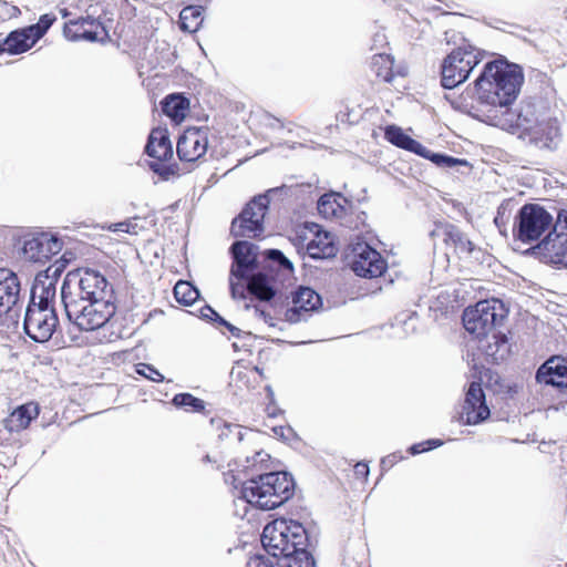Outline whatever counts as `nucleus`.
Segmentation results:
<instances>
[{
  "label": "nucleus",
  "instance_id": "nucleus-21",
  "mask_svg": "<svg viewBox=\"0 0 567 567\" xmlns=\"http://www.w3.org/2000/svg\"><path fill=\"white\" fill-rule=\"evenodd\" d=\"M533 249L545 262L567 267V238L550 231Z\"/></svg>",
  "mask_w": 567,
  "mask_h": 567
},
{
  "label": "nucleus",
  "instance_id": "nucleus-45",
  "mask_svg": "<svg viewBox=\"0 0 567 567\" xmlns=\"http://www.w3.org/2000/svg\"><path fill=\"white\" fill-rule=\"evenodd\" d=\"M58 18L53 12L43 13L39 17L38 24L43 31L48 33L50 28L56 22Z\"/></svg>",
  "mask_w": 567,
  "mask_h": 567
},
{
  "label": "nucleus",
  "instance_id": "nucleus-34",
  "mask_svg": "<svg viewBox=\"0 0 567 567\" xmlns=\"http://www.w3.org/2000/svg\"><path fill=\"white\" fill-rule=\"evenodd\" d=\"M202 13V7H185L179 13L181 29L188 32L197 31L203 22Z\"/></svg>",
  "mask_w": 567,
  "mask_h": 567
},
{
  "label": "nucleus",
  "instance_id": "nucleus-57",
  "mask_svg": "<svg viewBox=\"0 0 567 567\" xmlns=\"http://www.w3.org/2000/svg\"><path fill=\"white\" fill-rule=\"evenodd\" d=\"M134 371L142 377V362L134 364Z\"/></svg>",
  "mask_w": 567,
  "mask_h": 567
},
{
  "label": "nucleus",
  "instance_id": "nucleus-13",
  "mask_svg": "<svg viewBox=\"0 0 567 567\" xmlns=\"http://www.w3.org/2000/svg\"><path fill=\"white\" fill-rule=\"evenodd\" d=\"M19 276L10 268L0 267V318L8 316L19 318L23 298Z\"/></svg>",
  "mask_w": 567,
  "mask_h": 567
},
{
  "label": "nucleus",
  "instance_id": "nucleus-55",
  "mask_svg": "<svg viewBox=\"0 0 567 567\" xmlns=\"http://www.w3.org/2000/svg\"><path fill=\"white\" fill-rule=\"evenodd\" d=\"M255 312L257 316L262 318L266 322H268V320H271V317L266 311H264L262 309H259L258 307H255Z\"/></svg>",
  "mask_w": 567,
  "mask_h": 567
},
{
  "label": "nucleus",
  "instance_id": "nucleus-52",
  "mask_svg": "<svg viewBox=\"0 0 567 567\" xmlns=\"http://www.w3.org/2000/svg\"><path fill=\"white\" fill-rule=\"evenodd\" d=\"M355 474L361 477H367L369 475V467L364 463H358L355 465Z\"/></svg>",
  "mask_w": 567,
  "mask_h": 567
},
{
  "label": "nucleus",
  "instance_id": "nucleus-38",
  "mask_svg": "<svg viewBox=\"0 0 567 567\" xmlns=\"http://www.w3.org/2000/svg\"><path fill=\"white\" fill-rule=\"evenodd\" d=\"M266 256L269 260L276 262L279 266V269L289 274L293 271L292 262L280 250L269 249L266 251Z\"/></svg>",
  "mask_w": 567,
  "mask_h": 567
},
{
  "label": "nucleus",
  "instance_id": "nucleus-47",
  "mask_svg": "<svg viewBox=\"0 0 567 567\" xmlns=\"http://www.w3.org/2000/svg\"><path fill=\"white\" fill-rule=\"evenodd\" d=\"M274 393L270 392L268 395L269 402L265 408V412L269 417H276L281 413L280 408L276 404L274 400Z\"/></svg>",
  "mask_w": 567,
  "mask_h": 567
},
{
  "label": "nucleus",
  "instance_id": "nucleus-25",
  "mask_svg": "<svg viewBox=\"0 0 567 567\" xmlns=\"http://www.w3.org/2000/svg\"><path fill=\"white\" fill-rule=\"evenodd\" d=\"M385 138L393 145L401 147L403 150L415 153L422 157L430 156V150L423 146L417 141L413 140L409 135H406L403 130L395 125H390L385 128L384 132Z\"/></svg>",
  "mask_w": 567,
  "mask_h": 567
},
{
  "label": "nucleus",
  "instance_id": "nucleus-8",
  "mask_svg": "<svg viewBox=\"0 0 567 567\" xmlns=\"http://www.w3.org/2000/svg\"><path fill=\"white\" fill-rule=\"evenodd\" d=\"M144 152L151 157L148 167L154 174V183L167 182L178 176L176 166L171 164L174 151L166 128L152 130Z\"/></svg>",
  "mask_w": 567,
  "mask_h": 567
},
{
  "label": "nucleus",
  "instance_id": "nucleus-58",
  "mask_svg": "<svg viewBox=\"0 0 567 567\" xmlns=\"http://www.w3.org/2000/svg\"><path fill=\"white\" fill-rule=\"evenodd\" d=\"M136 72L138 76L142 78V69L138 66V64H136Z\"/></svg>",
  "mask_w": 567,
  "mask_h": 567
},
{
  "label": "nucleus",
  "instance_id": "nucleus-54",
  "mask_svg": "<svg viewBox=\"0 0 567 567\" xmlns=\"http://www.w3.org/2000/svg\"><path fill=\"white\" fill-rule=\"evenodd\" d=\"M76 20L79 21V25H84V24L93 25L96 21V19L91 16L80 17Z\"/></svg>",
  "mask_w": 567,
  "mask_h": 567
},
{
  "label": "nucleus",
  "instance_id": "nucleus-46",
  "mask_svg": "<svg viewBox=\"0 0 567 567\" xmlns=\"http://www.w3.org/2000/svg\"><path fill=\"white\" fill-rule=\"evenodd\" d=\"M246 567H274V563L266 559L264 556H252L246 564Z\"/></svg>",
  "mask_w": 567,
  "mask_h": 567
},
{
  "label": "nucleus",
  "instance_id": "nucleus-18",
  "mask_svg": "<svg viewBox=\"0 0 567 567\" xmlns=\"http://www.w3.org/2000/svg\"><path fill=\"white\" fill-rule=\"evenodd\" d=\"M235 277L230 276V291L235 299H245L246 290L254 295L261 301H269L275 296V290L270 286L269 279L264 274L251 275L248 278L247 285L243 284V279L234 280Z\"/></svg>",
  "mask_w": 567,
  "mask_h": 567
},
{
  "label": "nucleus",
  "instance_id": "nucleus-50",
  "mask_svg": "<svg viewBox=\"0 0 567 567\" xmlns=\"http://www.w3.org/2000/svg\"><path fill=\"white\" fill-rule=\"evenodd\" d=\"M81 40L95 42L99 40L97 32L92 30H83V32L81 33Z\"/></svg>",
  "mask_w": 567,
  "mask_h": 567
},
{
  "label": "nucleus",
  "instance_id": "nucleus-24",
  "mask_svg": "<svg viewBox=\"0 0 567 567\" xmlns=\"http://www.w3.org/2000/svg\"><path fill=\"white\" fill-rule=\"evenodd\" d=\"M527 135L530 141L539 147H556L559 140V127L557 121L547 115H543L542 120Z\"/></svg>",
  "mask_w": 567,
  "mask_h": 567
},
{
  "label": "nucleus",
  "instance_id": "nucleus-37",
  "mask_svg": "<svg viewBox=\"0 0 567 567\" xmlns=\"http://www.w3.org/2000/svg\"><path fill=\"white\" fill-rule=\"evenodd\" d=\"M381 65L380 69L377 70V75L382 78L384 81L390 82L392 80V66L393 59L388 54H378L373 58V66Z\"/></svg>",
  "mask_w": 567,
  "mask_h": 567
},
{
  "label": "nucleus",
  "instance_id": "nucleus-39",
  "mask_svg": "<svg viewBox=\"0 0 567 567\" xmlns=\"http://www.w3.org/2000/svg\"><path fill=\"white\" fill-rule=\"evenodd\" d=\"M21 29L28 37L29 43L31 44L32 48L39 40H41L47 34V32L43 31V29H41L37 22L22 27Z\"/></svg>",
  "mask_w": 567,
  "mask_h": 567
},
{
  "label": "nucleus",
  "instance_id": "nucleus-40",
  "mask_svg": "<svg viewBox=\"0 0 567 567\" xmlns=\"http://www.w3.org/2000/svg\"><path fill=\"white\" fill-rule=\"evenodd\" d=\"M427 158L431 159L433 163H435L437 166H441V167H453V166H456L458 164L465 163L462 159L454 158V157L446 156V155H442V154H434L431 151H430V156Z\"/></svg>",
  "mask_w": 567,
  "mask_h": 567
},
{
  "label": "nucleus",
  "instance_id": "nucleus-22",
  "mask_svg": "<svg viewBox=\"0 0 567 567\" xmlns=\"http://www.w3.org/2000/svg\"><path fill=\"white\" fill-rule=\"evenodd\" d=\"M72 259V252H63L58 259L54 260L53 264L49 265L45 269L39 271L34 276L32 286H38V288H44L47 286L48 289H53L56 291L58 281Z\"/></svg>",
  "mask_w": 567,
  "mask_h": 567
},
{
  "label": "nucleus",
  "instance_id": "nucleus-7",
  "mask_svg": "<svg viewBox=\"0 0 567 567\" xmlns=\"http://www.w3.org/2000/svg\"><path fill=\"white\" fill-rule=\"evenodd\" d=\"M508 315V309L499 299H485L463 312V324L467 332L478 339L496 333Z\"/></svg>",
  "mask_w": 567,
  "mask_h": 567
},
{
  "label": "nucleus",
  "instance_id": "nucleus-51",
  "mask_svg": "<svg viewBox=\"0 0 567 567\" xmlns=\"http://www.w3.org/2000/svg\"><path fill=\"white\" fill-rule=\"evenodd\" d=\"M218 322H219V324L225 326L233 336H235V337L239 336L240 329H238L237 327L233 326L231 323L226 321L224 318L220 317Z\"/></svg>",
  "mask_w": 567,
  "mask_h": 567
},
{
  "label": "nucleus",
  "instance_id": "nucleus-26",
  "mask_svg": "<svg viewBox=\"0 0 567 567\" xmlns=\"http://www.w3.org/2000/svg\"><path fill=\"white\" fill-rule=\"evenodd\" d=\"M39 414V405L34 402H28L18 406L4 421L6 427L12 432H19L27 429L31 421Z\"/></svg>",
  "mask_w": 567,
  "mask_h": 567
},
{
  "label": "nucleus",
  "instance_id": "nucleus-14",
  "mask_svg": "<svg viewBox=\"0 0 567 567\" xmlns=\"http://www.w3.org/2000/svg\"><path fill=\"white\" fill-rule=\"evenodd\" d=\"M351 269L357 276L375 278L386 269V262L375 249L365 243H358L352 248Z\"/></svg>",
  "mask_w": 567,
  "mask_h": 567
},
{
  "label": "nucleus",
  "instance_id": "nucleus-1",
  "mask_svg": "<svg viewBox=\"0 0 567 567\" xmlns=\"http://www.w3.org/2000/svg\"><path fill=\"white\" fill-rule=\"evenodd\" d=\"M523 82L524 74L517 64L505 59L487 62L474 82V116L489 125L499 122L503 112L516 101Z\"/></svg>",
  "mask_w": 567,
  "mask_h": 567
},
{
  "label": "nucleus",
  "instance_id": "nucleus-11",
  "mask_svg": "<svg viewBox=\"0 0 567 567\" xmlns=\"http://www.w3.org/2000/svg\"><path fill=\"white\" fill-rule=\"evenodd\" d=\"M553 216L538 204L524 205L514 225V237L522 243L536 241L553 226Z\"/></svg>",
  "mask_w": 567,
  "mask_h": 567
},
{
  "label": "nucleus",
  "instance_id": "nucleus-19",
  "mask_svg": "<svg viewBox=\"0 0 567 567\" xmlns=\"http://www.w3.org/2000/svg\"><path fill=\"white\" fill-rule=\"evenodd\" d=\"M230 250L234 257V265L230 269L231 277L247 278L257 267V246L246 240H239L231 245Z\"/></svg>",
  "mask_w": 567,
  "mask_h": 567
},
{
  "label": "nucleus",
  "instance_id": "nucleus-53",
  "mask_svg": "<svg viewBox=\"0 0 567 567\" xmlns=\"http://www.w3.org/2000/svg\"><path fill=\"white\" fill-rule=\"evenodd\" d=\"M11 432L12 431H9L6 426L4 429H0V447L7 445Z\"/></svg>",
  "mask_w": 567,
  "mask_h": 567
},
{
  "label": "nucleus",
  "instance_id": "nucleus-4",
  "mask_svg": "<svg viewBox=\"0 0 567 567\" xmlns=\"http://www.w3.org/2000/svg\"><path fill=\"white\" fill-rule=\"evenodd\" d=\"M295 491V482L287 472H270L244 483L241 497L260 509H274L286 503Z\"/></svg>",
  "mask_w": 567,
  "mask_h": 567
},
{
  "label": "nucleus",
  "instance_id": "nucleus-36",
  "mask_svg": "<svg viewBox=\"0 0 567 567\" xmlns=\"http://www.w3.org/2000/svg\"><path fill=\"white\" fill-rule=\"evenodd\" d=\"M176 406H183L187 411H202L204 409V401L193 396L188 392H181L173 399Z\"/></svg>",
  "mask_w": 567,
  "mask_h": 567
},
{
  "label": "nucleus",
  "instance_id": "nucleus-32",
  "mask_svg": "<svg viewBox=\"0 0 567 567\" xmlns=\"http://www.w3.org/2000/svg\"><path fill=\"white\" fill-rule=\"evenodd\" d=\"M446 245L453 246L461 256H468L474 250V244L455 226L445 225L442 228Z\"/></svg>",
  "mask_w": 567,
  "mask_h": 567
},
{
  "label": "nucleus",
  "instance_id": "nucleus-15",
  "mask_svg": "<svg viewBox=\"0 0 567 567\" xmlns=\"http://www.w3.org/2000/svg\"><path fill=\"white\" fill-rule=\"evenodd\" d=\"M544 114H537L536 107L533 103H523L518 111H514L512 106L503 112L499 122H493L491 125L501 127L505 131L520 130L523 133L528 134L542 120Z\"/></svg>",
  "mask_w": 567,
  "mask_h": 567
},
{
  "label": "nucleus",
  "instance_id": "nucleus-44",
  "mask_svg": "<svg viewBox=\"0 0 567 567\" xmlns=\"http://www.w3.org/2000/svg\"><path fill=\"white\" fill-rule=\"evenodd\" d=\"M441 444H442V442L439 441V440H429V441H426L424 443H417V444L412 445L410 447V452L415 455V454L425 452L427 450L437 447Z\"/></svg>",
  "mask_w": 567,
  "mask_h": 567
},
{
  "label": "nucleus",
  "instance_id": "nucleus-30",
  "mask_svg": "<svg viewBox=\"0 0 567 567\" xmlns=\"http://www.w3.org/2000/svg\"><path fill=\"white\" fill-rule=\"evenodd\" d=\"M162 110L175 123H181L189 111V100L182 94H171L162 102Z\"/></svg>",
  "mask_w": 567,
  "mask_h": 567
},
{
  "label": "nucleus",
  "instance_id": "nucleus-27",
  "mask_svg": "<svg viewBox=\"0 0 567 567\" xmlns=\"http://www.w3.org/2000/svg\"><path fill=\"white\" fill-rule=\"evenodd\" d=\"M347 199L331 193L322 195L318 200V212L327 219H341L347 212Z\"/></svg>",
  "mask_w": 567,
  "mask_h": 567
},
{
  "label": "nucleus",
  "instance_id": "nucleus-23",
  "mask_svg": "<svg viewBox=\"0 0 567 567\" xmlns=\"http://www.w3.org/2000/svg\"><path fill=\"white\" fill-rule=\"evenodd\" d=\"M489 416L484 392H466L461 417L466 424L474 425Z\"/></svg>",
  "mask_w": 567,
  "mask_h": 567
},
{
  "label": "nucleus",
  "instance_id": "nucleus-16",
  "mask_svg": "<svg viewBox=\"0 0 567 567\" xmlns=\"http://www.w3.org/2000/svg\"><path fill=\"white\" fill-rule=\"evenodd\" d=\"M208 128L189 127L177 142V155L181 161L195 162L207 152Z\"/></svg>",
  "mask_w": 567,
  "mask_h": 567
},
{
  "label": "nucleus",
  "instance_id": "nucleus-2",
  "mask_svg": "<svg viewBox=\"0 0 567 567\" xmlns=\"http://www.w3.org/2000/svg\"><path fill=\"white\" fill-rule=\"evenodd\" d=\"M261 543L269 555L278 558L276 564L279 567H316L307 550V532L298 522L280 518L267 524Z\"/></svg>",
  "mask_w": 567,
  "mask_h": 567
},
{
  "label": "nucleus",
  "instance_id": "nucleus-12",
  "mask_svg": "<svg viewBox=\"0 0 567 567\" xmlns=\"http://www.w3.org/2000/svg\"><path fill=\"white\" fill-rule=\"evenodd\" d=\"M267 195L254 197L231 223L230 233L234 237H259L262 235L264 219L268 210Z\"/></svg>",
  "mask_w": 567,
  "mask_h": 567
},
{
  "label": "nucleus",
  "instance_id": "nucleus-61",
  "mask_svg": "<svg viewBox=\"0 0 567 567\" xmlns=\"http://www.w3.org/2000/svg\"><path fill=\"white\" fill-rule=\"evenodd\" d=\"M66 14H68V12H66V10H64V11L62 12V17H66Z\"/></svg>",
  "mask_w": 567,
  "mask_h": 567
},
{
  "label": "nucleus",
  "instance_id": "nucleus-35",
  "mask_svg": "<svg viewBox=\"0 0 567 567\" xmlns=\"http://www.w3.org/2000/svg\"><path fill=\"white\" fill-rule=\"evenodd\" d=\"M177 302L185 306L193 305L199 297V291L188 281L179 280L174 287Z\"/></svg>",
  "mask_w": 567,
  "mask_h": 567
},
{
  "label": "nucleus",
  "instance_id": "nucleus-62",
  "mask_svg": "<svg viewBox=\"0 0 567 567\" xmlns=\"http://www.w3.org/2000/svg\"><path fill=\"white\" fill-rule=\"evenodd\" d=\"M103 31H104L105 35H109L107 30L104 27H103Z\"/></svg>",
  "mask_w": 567,
  "mask_h": 567
},
{
  "label": "nucleus",
  "instance_id": "nucleus-41",
  "mask_svg": "<svg viewBox=\"0 0 567 567\" xmlns=\"http://www.w3.org/2000/svg\"><path fill=\"white\" fill-rule=\"evenodd\" d=\"M109 230L115 233L137 234V224L132 219H125L118 223L111 224Z\"/></svg>",
  "mask_w": 567,
  "mask_h": 567
},
{
  "label": "nucleus",
  "instance_id": "nucleus-6",
  "mask_svg": "<svg viewBox=\"0 0 567 567\" xmlns=\"http://www.w3.org/2000/svg\"><path fill=\"white\" fill-rule=\"evenodd\" d=\"M89 295L82 285L81 269L69 270L61 284L60 299L64 313L70 323H73L80 331H93L87 326L90 315L87 313Z\"/></svg>",
  "mask_w": 567,
  "mask_h": 567
},
{
  "label": "nucleus",
  "instance_id": "nucleus-49",
  "mask_svg": "<svg viewBox=\"0 0 567 567\" xmlns=\"http://www.w3.org/2000/svg\"><path fill=\"white\" fill-rule=\"evenodd\" d=\"M200 313H202L203 318H207V319H212V320L214 319L216 321H218L220 318V316L209 306H205L204 308H202Z\"/></svg>",
  "mask_w": 567,
  "mask_h": 567
},
{
  "label": "nucleus",
  "instance_id": "nucleus-60",
  "mask_svg": "<svg viewBox=\"0 0 567 567\" xmlns=\"http://www.w3.org/2000/svg\"><path fill=\"white\" fill-rule=\"evenodd\" d=\"M204 462H210V457H209V455H206V456L204 457Z\"/></svg>",
  "mask_w": 567,
  "mask_h": 567
},
{
  "label": "nucleus",
  "instance_id": "nucleus-5",
  "mask_svg": "<svg viewBox=\"0 0 567 567\" xmlns=\"http://www.w3.org/2000/svg\"><path fill=\"white\" fill-rule=\"evenodd\" d=\"M81 269L82 285L87 291L90 315L89 329L93 331L103 328L116 312V295L107 277L96 268L79 267Z\"/></svg>",
  "mask_w": 567,
  "mask_h": 567
},
{
  "label": "nucleus",
  "instance_id": "nucleus-33",
  "mask_svg": "<svg viewBox=\"0 0 567 567\" xmlns=\"http://www.w3.org/2000/svg\"><path fill=\"white\" fill-rule=\"evenodd\" d=\"M489 338L493 342L488 341L484 347L485 354L495 363L505 360L509 353L507 337L498 331L491 334Z\"/></svg>",
  "mask_w": 567,
  "mask_h": 567
},
{
  "label": "nucleus",
  "instance_id": "nucleus-10",
  "mask_svg": "<svg viewBox=\"0 0 567 567\" xmlns=\"http://www.w3.org/2000/svg\"><path fill=\"white\" fill-rule=\"evenodd\" d=\"M20 255L33 264H45L63 248L59 234L49 231H29L19 237Z\"/></svg>",
  "mask_w": 567,
  "mask_h": 567
},
{
  "label": "nucleus",
  "instance_id": "nucleus-56",
  "mask_svg": "<svg viewBox=\"0 0 567 567\" xmlns=\"http://www.w3.org/2000/svg\"><path fill=\"white\" fill-rule=\"evenodd\" d=\"M271 128L282 127L281 122L278 118L271 117L268 124Z\"/></svg>",
  "mask_w": 567,
  "mask_h": 567
},
{
  "label": "nucleus",
  "instance_id": "nucleus-17",
  "mask_svg": "<svg viewBox=\"0 0 567 567\" xmlns=\"http://www.w3.org/2000/svg\"><path fill=\"white\" fill-rule=\"evenodd\" d=\"M322 306L320 296L309 287H299L292 295V307L287 309L285 317L290 323L306 320V315L317 311Z\"/></svg>",
  "mask_w": 567,
  "mask_h": 567
},
{
  "label": "nucleus",
  "instance_id": "nucleus-43",
  "mask_svg": "<svg viewBox=\"0 0 567 567\" xmlns=\"http://www.w3.org/2000/svg\"><path fill=\"white\" fill-rule=\"evenodd\" d=\"M79 25L78 20H69L63 24V35L65 39L70 41H79L81 40V33H78L73 30V27Z\"/></svg>",
  "mask_w": 567,
  "mask_h": 567
},
{
  "label": "nucleus",
  "instance_id": "nucleus-9",
  "mask_svg": "<svg viewBox=\"0 0 567 567\" xmlns=\"http://www.w3.org/2000/svg\"><path fill=\"white\" fill-rule=\"evenodd\" d=\"M480 62V52L476 50L466 48L453 50L442 62V86L449 90L458 86L468 79Z\"/></svg>",
  "mask_w": 567,
  "mask_h": 567
},
{
  "label": "nucleus",
  "instance_id": "nucleus-29",
  "mask_svg": "<svg viewBox=\"0 0 567 567\" xmlns=\"http://www.w3.org/2000/svg\"><path fill=\"white\" fill-rule=\"evenodd\" d=\"M499 377L488 368L474 365L470 375L467 390H496Z\"/></svg>",
  "mask_w": 567,
  "mask_h": 567
},
{
  "label": "nucleus",
  "instance_id": "nucleus-3",
  "mask_svg": "<svg viewBox=\"0 0 567 567\" xmlns=\"http://www.w3.org/2000/svg\"><path fill=\"white\" fill-rule=\"evenodd\" d=\"M55 290L30 287L29 301L24 309L23 332L33 342L44 343L49 341L56 328L59 318L54 308Z\"/></svg>",
  "mask_w": 567,
  "mask_h": 567
},
{
  "label": "nucleus",
  "instance_id": "nucleus-28",
  "mask_svg": "<svg viewBox=\"0 0 567 567\" xmlns=\"http://www.w3.org/2000/svg\"><path fill=\"white\" fill-rule=\"evenodd\" d=\"M32 47L29 43L28 37L21 28L10 31L2 40H0V55L7 53L9 55H19Z\"/></svg>",
  "mask_w": 567,
  "mask_h": 567
},
{
  "label": "nucleus",
  "instance_id": "nucleus-31",
  "mask_svg": "<svg viewBox=\"0 0 567 567\" xmlns=\"http://www.w3.org/2000/svg\"><path fill=\"white\" fill-rule=\"evenodd\" d=\"M307 252L313 259H324L336 255L337 248L328 233L316 234V237L307 245Z\"/></svg>",
  "mask_w": 567,
  "mask_h": 567
},
{
  "label": "nucleus",
  "instance_id": "nucleus-42",
  "mask_svg": "<svg viewBox=\"0 0 567 567\" xmlns=\"http://www.w3.org/2000/svg\"><path fill=\"white\" fill-rule=\"evenodd\" d=\"M551 231L556 234V237L567 238V210H561L558 214Z\"/></svg>",
  "mask_w": 567,
  "mask_h": 567
},
{
  "label": "nucleus",
  "instance_id": "nucleus-48",
  "mask_svg": "<svg viewBox=\"0 0 567 567\" xmlns=\"http://www.w3.org/2000/svg\"><path fill=\"white\" fill-rule=\"evenodd\" d=\"M144 379H150L152 381L159 382L164 380V377L153 367L144 363Z\"/></svg>",
  "mask_w": 567,
  "mask_h": 567
},
{
  "label": "nucleus",
  "instance_id": "nucleus-59",
  "mask_svg": "<svg viewBox=\"0 0 567 567\" xmlns=\"http://www.w3.org/2000/svg\"><path fill=\"white\" fill-rule=\"evenodd\" d=\"M502 207L498 208V212H497V217L495 218V221L498 220V217L501 216L502 212H501Z\"/></svg>",
  "mask_w": 567,
  "mask_h": 567
},
{
  "label": "nucleus",
  "instance_id": "nucleus-20",
  "mask_svg": "<svg viewBox=\"0 0 567 567\" xmlns=\"http://www.w3.org/2000/svg\"><path fill=\"white\" fill-rule=\"evenodd\" d=\"M535 378L543 385L567 388V358L550 357L538 368Z\"/></svg>",
  "mask_w": 567,
  "mask_h": 567
}]
</instances>
